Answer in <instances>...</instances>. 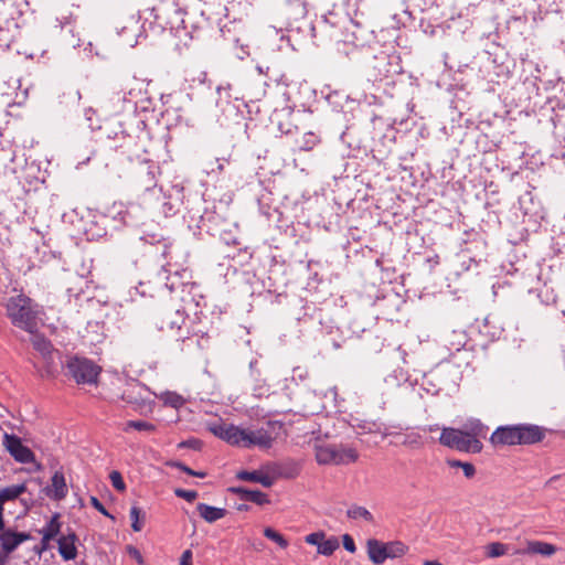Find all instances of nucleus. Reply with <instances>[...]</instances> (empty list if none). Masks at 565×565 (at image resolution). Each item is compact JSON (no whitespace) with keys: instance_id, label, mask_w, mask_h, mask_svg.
<instances>
[{"instance_id":"nucleus-1","label":"nucleus","mask_w":565,"mask_h":565,"mask_svg":"<svg viewBox=\"0 0 565 565\" xmlns=\"http://www.w3.org/2000/svg\"><path fill=\"white\" fill-rule=\"evenodd\" d=\"M546 429L533 424L499 426L490 436L494 447L533 445L545 438Z\"/></svg>"},{"instance_id":"nucleus-2","label":"nucleus","mask_w":565,"mask_h":565,"mask_svg":"<svg viewBox=\"0 0 565 565\" xmlns=\"http://www.w3.org/2000/svg\"><path fill=\"white\" fill-rule=\"evenodd\" d=\"M38 307L30 297L20 294L8 299L7 316L13 326L34 333L38 330Z\"/></svg>"},{"instance_id":"nucleus-3","label":"nucleus","mask_w":565,"mask_h":565,"mask_svg":"<svg viewBox=\"0 0 565 565\" xmlns=\"http://www.w3.org/2000/svg\"><path fill=\"white\" fill-rule=\"evenodd\" d=\"M358 451L343 445H321L316 447V460L319 465H347L355 462Z\"/></svg>"},{"instance_id":"nucleus-4","label":"nucleus","mask_w":565,"mask_h":565,"mask_svg":"<svg viewBox=\"0 0 565 565\" xmlns=\"http://www.w3.org/2000/svg\"><path fill=\"white\" fill-rule=\"evenodd\" d=\"M66 374L77 384H94L100 373V367L86 358L73 356L65 364Z\"/></svg>"},{"instance_id":"nucleus-5","label":"nucleus","mask_w":565,"mask_h":565,"mask_svg":"<svg viewBox=\"0 0 565 565\" xmlns=\"http://www.w3.org/2000/svg\"><path fill=\"white\" fill-rule=\"evenodd\" d=\"M439 443L448 448L471 454H479L483 447L479 439H469L462 429L451 427L441 430Z\"/></svg>"},{"instance_id":"nucleus-6","label":"nucleus","mask_w":565,"mask_h":565,"mask_svg":"<svg viewBox=\"0 0 565 565\" xmlns=\"http://www.w3.org/2000/svg\"><path fill=\"white\" fill-rule=\"evenodd\" d=\"M189 321L190 319L183 310H175L164 316L159 328L171 331L177 340L185 341L198 334V331L189 326Z\"/></svg>"},{"instance_id":"nucleus-7","label":"nucleus","mask_w":565,"mask_h":565,"mask_svg":"<svg viewBox=\"0 0 565 565\" xmlns=\"http://www.w3.org/2000/svg\"><path fill=\"white\" fill-rule=\"evenodd\" d=\"M221 47L231 57L244 60L249 54L248 44L238 36L235 28L224 25L220 29Z\"/></svg>"},{"instance_id":"nucleus-8","label":"nucleus","mask_w":565,"mask_h":565,"mask_svg":"<svg viewBox=\"0 0 565 565\" xmlns=\"http://www.w3.org/2000/svg\"><path fill=\"white\" fill-rule=\"evenodd\" d=\"M31 540V534L8 529L0 535V565H10L11 554L24 542Z\"/></svg>"},{"instance_id":"nucleus-9","label":"nucleus","mask_w":565,"mask_h":565,"mask_svg":"<svg viewBox=\"0 0 565 565\" xmlns=\"http://www.w3.org/2000/svg\"><path fill=\"white\" fill-rule=\"evenodd\" d=\"M211 431L222 440H225L232 446H239L245 448L247 440V429L241 428L233 424H216L211 427Z\"/></svg>"},{"instance_id":"nucleus-10","label":"nucleus","mask_w":565,"mask_h":565,"mask_svg":"<svg viewBox=\"0 0 565 565\" xmlns=\"http://www.w3.org/2000/svg\"><path fill=\"white\" fill-rule=\"evenodd\" d=\"M3 446L18 462L30 463L34 461L33 451L24 446L21 438L17 435L6 433L3 436Z\"/></svg>"},{"instance_id":"nucleus-11","label":"nucleus","mask_w":565,"mask_h":565,"mask_svg":"<svg viewBox=\"0 0 565 565\" xmlns=\"http://www.w3.org/2000/svg\"><path fill=\"white\" fill-rule=\"evenodd\" d=\"M369 72L373 82H382L397 73L391 63L390 56L384 53L372 58L369 65Z\"/></svg>"},{"instance_id":"nucleus-12","label":"nucleus","mask_w":565,"mask_h":565,"mask_svg":"<svg viewBox=\"0 0 565 565\" xmlns=\"http://www.w3.org/2000/svg\"><path fill=\"white\" fill-rule=\"evenodd\" d=\"M159 173V166L146 160L136 171V182L143 190H150L157 185V175Z\"/></svg>"},{"instance_id":"nucleus-13","label":"nucleus","mask_w":565,"mask_h":565,"mask_svg":"<svg viewBox=\"0 0 565 565\" xmlns=\"http://www.w3.org/2000/svg\"><path fill=\"white\" fill-rule=\"evenodd\" d=\"M44 492L54 501H61L66 498L68 489L62 471L58 470L54 472L51 478V484L44 488Z\"/></svg>"},{"instance_id":"nucleus-14","label":"nucleus","mask_w":565,"mask_h":565,"mask_svg":"<svg viewBox=\"0 0 565 565\" xmlns=\"http://www.w3.org/2000/svg\"><path fill=\"white\" fill-rule=\"evenodd\" d=\"M281 11L287 20L297 22L307 17L308 3L306 0H285Z\"/></svg>"},{"instance_id":"nucleus-15","label":"nucleus","mask_w":565,"mask_h":565,"mask_svg":"<svg viewBox=\"0 0 565 565\" xmlns=\"http://www.w3.org/2000/svg\"><path fill=\"white\" fill-rule=\"evenodd\" d=\"M76 541L77 535L73 531L57 540L58 553L64 561H72L77 556Z\"/></svg>"},{"instance_id":"nucleus-16","label":"nucleus","mask_w":565,"mask_h":565,"mask_svg":"<svg viewBox=\"0 0 565 565\" xmlns=\"http://www.w3.org/2000/svg\"><path fill=\"white\" fill-rule=\"evenodd\" d=\"M274 437L264 428L257 430L247 429V440L245 444V448H249L252 446H258L263 449H268L273 446Z\"/></svg>"},{"instance_id":"nucleus-17","label":"nucleus","mask_w":565,"mask_h":565,"mask_svg":"<svg viewBox=\"0 0 565 565\" xmlns=\"http://www.w3.org/2000/svg\"><path fill=\"white\" fill-rule=\"evenodd\" d=\"M228 491L237 494L242 500L256 503L258 505L268 504V495L259 490H248L243 487H231Z\"/></svg>"},{"instance_id":"nucleus-18","label":"nucleus","mask_w":565,"mask_h":565,"mask_svg":"<svg viewBox=\"0 0 565 565\" xmlns=\"http://www.w3.org/2000/svg\"><path fill=\"white\" fill-rule=\"evenodd\" d=\"M236 478L239 480H244V481L257 482L266 488H270L275 482L274 477H270L260 470H254V471L242 470V471L237 472Z\"/></svg>"},{"instance_id":"nucleus-19","label":"nucleus","mask_w":565,"mask_h":565,"mask_svg":"<svg viewBox=\"0 0 565 565\" xmlns=\"http://www.w3.org/2000/svg\"><path fill=\"white\" fill-rule=\"evenodd\" d=\"M366 545L369 557L374 564L381 565L385 562V559H387L385 543H382L375 539H371L367 541Z\"/></svg>"},{"instance_id":"nucleus-20","label":"nucleus","mask_w":565,"mask_h":565,"mask_svg":"<svg viewBox=\"0 0 565 565\" xmlns=\"http://www.w3.org/2000/svg\"><path fill=\"white\" fill-rule=\"evenodd\" d=\"M28 488L25 483L11 484L0 489V508L4 509L6 503L15 501Z\"/></svg>"},{"instance_id":"nucleus-21","label":"nucleus","mask_w":565,"mask_h":565,"mask_svg":"<svg viewBox=\"0 0 565 565\" xmlns=\"http://www.w3.org/2000/svg\"><path fill=\"white\" fill-rule=\"evenodd\" d=\"M196 510L202 519L207 523H214L220 519H223L227 511L223 508H216L206 503H199Z\"/></svg>"},{"instance_id":"nucleus-22","label":"nucleus","mask_w":565,"mask_h":565,"mask_svg":"<svg viewBox=\"0 0 565 565\" xmlns=\"http://www.w3.org/2000/svg\"><path fill=\"white\" fill-rule=\"evenodd\" d=\"M462 430L469 439L480 440V438L486 437L488 427L481 420L472 418L465 423Z\"/></svg>"},{"instance_id":"nucleus-23","label":"nucleus","mask_w":565,"mask_h":565,"mask_svg":"<svg viewBox=\"0 0 565 565\" xmlns=\"http://www.w3.org/2000/svg\"><path fill=\"white\" fill-rule=\"evenodd\" d=\"M58 518V514H54L47 524L40 531L42 534V544L44 546L60 533L61 523Z\"/></svg>"},{"instance_id":"nucleus-24","label":"nucleus","mask_w":565,"mask_h":565,"mask_svg":"<svg viewBox=\"0 0 565 565\" xmlns=\"http://www.w3.org/2000/svg\"><path fill=\"white\" fill-rule=\"evenodd\" d=\"M557 547L551 543L543 541H530L527 542L526 552L530 554H541L544 556H552L556 553Z\"/></svg>"},{"instance_id":"nucleus-25","label":"nucleus","mask_w":565,"mask_h":565,"mask_svg":"<svg viewBox=\"0 0 565 565\" xmlns=\"http://www.w3.org/2000/svg\"><path fill=\"white\" fill-rule=\"evenodd\" d=\"M34 335L31 339V343L38 352H40L43 356H46L51 354L52 352V344L51 342L43 335L33 333Z\"/></svg>"},{"instance_id":"nucleus-26","label":"nucleus","mask_w":565,"mask_h":565,"mask_svg":"<svg viewBox=\"0 0 565 565\" xmlns=\"http://www.w3.org/2000/svg\"><path fill=\"white\" fill-rule=\"evenodd\" d=\"M159 244V248H161V256L164 260H167L163 265H162V269L164 273H171V249H172V243L169 242L168 239H158L157 242Z\"/></svg>"},{"instance_id":"nucleus-27","label":"nucleus","mask_w":565,"mask_h":565,"mask_svg":"<svg viewBox=\"0 0 565 565\" xmlns=\"http://www.w3.org/2000/svg\"><path fill=\"white\" fill-rule=\"evenodd\" d=\"M299 466L294 461L288 462L284 467L276 465L275 468L273 469V471L277 473L279 477L289 479L297 477L299 475Z\"/></svg>"},{"instance_id":"nucleus-28","label":"nucleus","mask_w":565,"mask_h":565,"mask_svg":"<svg viewBox=\"0 0 565 565\" xmlns=\"http://www.w3.org/2000/svg\"><path fill=\"white\" fill-rule=\"evenodd\" d=\"M340 546L339 540L335 536L323 539L318 547V553L324 556H330Z\"/></svg>"},{"instance_id":"nucleus-29","label":"nucleus","mask_w":565,"mask_h":565,"mask_svg":"<svg viewBox=\"0 0 565 565\" xmlns=\"http://www.w3.org/2000/svg\"><path fill=\"white\" fill-rule=\"evenodd\" d=\"M319 141V137L315 132L309 131L303 134L301 141H297V146L299 150L310 151Z\"/></svg>"},{"instance_id":"nucleus-30","label":"nucleus","mask_w":565,"mask_h":565,"mask_svg":"<svg viewBox=\"0 0 565 565\" xmlns=\"http://www.w3.org/2000/svg\"><path fill=\"white\" fill-rule=\"evenodd\" d=\"M385 544L387 558L401 557L407 552V546L401 541H393Z\"/></svg>"},{"instance_id":"nucleus-31","label":"nucleus","mask_w":565,"mask_h":565,"mask_svg":"<svg viewBox=\"0 0 565 565\" xmlns=\"http://www.w3.org/2000/svg\"><path fill=\"white\" fill-rule=\"evenodd\" d=\"M131 527L135 532H140L143 527L145 513L137 505L131 507L129 513Z\"/></svg>"},{"instance_id":"nucleus-32","label":"nucleus","mask_w":565,"mask_h":565,"mask_svg":"<svg viewBox=\"0 0 565 565\" xmlns=\"http://www.w3.org/2000/svg\"><path fill=\"white\" fill-rule=\"evenodd\" d=\"M347 514L351 519L362 518L367 522H373L372 513L364 507L354 505L347 511Z\"/></svg>"},{"instance_id":"nucleus-33","label":"nucleus","mask_w":565,"mask_h":565,"mask_svg":"<svg viewBox=\"0 0 565 565\" xmlns=\"http://www.w3.org/2000/svg\"><path fill=\"white\" fill-rule=\"evenodd\" d=\"M130 428H134L139 431H154L156 426L146 420H128L124 428L125 431H128Z\"/></svg>"},{"instance_id":"nucleus-34","label":"nucleus","mask_w":565,"mask_h":565,"mask_svg":"<svg viewBox=\"0 0 565 565\" xmlns=\"http://www.w3.org/2000/svg\"><path fill=\"white\" fill-rule=\"evenodd\" d=\"M164 404L179 408L184 404V398L175 392H166L161 395Z\"/></svg>"},{"instance_id":"nucleus-35","label":"nucleus","mask_w":565,"mask_h":565,"mask_svg":"<svg viewBox=\"0 0 565 565\" xmlns=\"http://www.w3.org/2000/svg\"><path fill=\"white\" fill-rule=\"evenodd\" d=\"M264 535L275 542L278 546H280L281 548H287L288 547V541L280 534L278 533L277 531H275L274 529L271 527H266L264 530Z\"/></svg>"},{"instance_id":"nucleus-36","label":"nucleus","mask_w":565,"mask_h":565,"mask_svg":"<svg viewBox=\"0 0 565 565\" xmlns=\"http://www.w3.org/2000/svg\"><path fill=\"white\" fill-rule=\"evenodd\" d=\"M507 545L500 542H493L488 545L487 555L489 557H499L507 553Z\"/></svg>"},{"instance_id":"nucleus-37","label":"nucleus","mask_w":565,"mask_h":565,"mask_svg":"<svg viewBox=\"0 0 565 565\" xmlns=\"http://www.w3.org/2000/svg\"><path fill=\"white\" fill-rule=\"evenodd\" d=\"M169 465L171 467H175V468L180 469L181 471L185 472L189 476L199 477V478H204L206 476V472L194 471L193 469H191L190 467H188L186 465H184L183 462H180V461H173V462H170Z\"/></svg>"},{"instance_id":"nucleus-38","label":"nucleus","mask_w":565,"mask_h":565,"mask_svg":"<svg viewBox=\"0 0 565 565\" xmlns=\"http://www.w3.org/2000/svg\"><path fill=\"white\" fill-rule=\"evenodd\" d=\"M109 479L113 487L118 491H124L126 489V484L124 482L122 476L119 471L114 470L109 473Z\"/></svg>"},{"instance_id":"nucleus-39","label":"nucleus","mask_w":565,"mask_h":565,"mask_svg":"<svg viewBox=\"0 0 565 565\" xmlns=\"http://www.w3.org/2000/svg\"><path fill=\"white\" fill-rule=\"evenodd\" d=\"M174 494L178 498H182L186 500L188 502H193L198 498V492L194 490H185L181 488H177L174 490Z\"/></svg>"},{"instance_id":"nucleus-40","label":"nucleus","mask_w":565,"mask_h":565,"mask_svg":"<svg viewBox=\"0 0 565 565\" xmlns=\"http://www.w3.org/2000/svg\"><path fill=\"white\" fill-rule=\"evenodd\" d=\"M324 537H326V533L323 531H318V532H313V533L308 534L305 537V542L310 544V545H316L317 548H318L319 544L321 543V541Z\"/></svg>"},{"instance_id":"nucleus-41","label":"nucleus","mask_w":565,"mask_h":565,"mask_svg":"<svg viewBox=\"0 0 565 565\" xmlns=\"http://www.w3.org/2000/svg\"><path fill=\"white\" fill-rule=\"evenodd\" d=\"M182 275H186V270L183 269L182 270V274H180L178 270L174 271L173 276H167L166 279V287H168L170 289V291H173L174 289L178 288L177 286V281H175V278L179 277V276H182Z\"/></svg>"},{"instance_id":"nucleus-42","label":"nucleus","mask_w":565,"mask_h":565,"mask_svg":"<svg viewBox=\"0 0 565 565\" xmlns=\"http://www.w3.org/2000/svg\"><path fill=\"white\" fill-rule=\"evenodd\" d=\"M89 501L90 504L103 515L114 519V516L106 510V508L96 497H90Z\"/></svg>"},{"instance_id":"nucleus-43","label":"nucleus","mask_w":565,"mask_h":565,"mask_svg":"<svg viewBox=\"0 0 565 565\" xmlns=\"http://www.w3.org/2000/svg\"><path fill=\"white\" fill-rule=\"evenodd\" d=\"M127 552H128L129 556H131L132 558H135L137 561L138 564L142 565L145 563L142 555L137 547H135L132 545H128Z\"/></svg>"},{"instance_id":"nucleus-44","label":"nucleus","mask_w":565,"mask_h":565,"mask_svg":"<svg viewBox=\"0 0 565 565\" xmlns=\"http://www.w3.org/2000/svg\"><path fill=\"white\" fill-rule=\"evenodd\" d=\"M342 539L344 548L350 553H354L356 551V546L353 539L349 534H344Z\"/></svg>"},{"instance_id":"nucleus-45","label":"nucleus","mask_w":565,"mask_h":565,"mask_svg":"<svg viewBox=\"0 0 565 565\" xmlns=\"http://www.w3.org/2000/svg\"><path fill=\"white\" fill-rule=\"evenodd\" d=\"M201 446H202V443L199 439H189V440L180 444V447H189L194 450H200Z\"/></svg>"},{"instance_id":"nucleus-46","label":"nucleus","mask_w":565,"mask_h":565,"mask_svg":"<svg viewBox=\"0 0 565 565\" xmlns=\"http://www.w3.org/2000/svg\"><path fill=\"white\" fill-rule=\"evenodd\" d=\"M461 468H462L463 475L469 479L476 475V468L470 462H465L463 465H461Z\"/></svg>"},{"instance_id":"nucleus-47","label":"nucleus","mask_w":565,"mask_h":565,"mask_svg":"<svg viewBox=\"0 0 565 565\" xmlns=\"http://www.w3.org/2000/svg\"><path fill=\"white\" fill-rule=\"evenodd\" d=\"M180 565H192V552L190 550H185L182 553Z\"/></svg>"},{"instance_id":"nucleus-48","label":"nucleus","mask_w":565,"mask_h":565,"mask_svg":"<svg viewBox=\"0 0 565 565\" xmlns=\"http://www.w3.org/2000/svg\"><path fill=\"white\" fill-rule=\"evenodd\" d=\"M256 68H257V71H258V73H259V74H264V75H266L267 77H269V79H273V81H276V82L278 81V78L273 77V76L269 74V72H270V67H269V66L264 67L263 65H257V67H256Z\"/></svg>"},{"instance_id":"nucleus-49","label":"nucleus","mask_w":565,"mask_h":565,"mask_svg":"<svg viewBox=\"0 0 565 565\" xmlns=\"http://www.w3.org/2000/svg\"><path fill=\"white\" fill-rule=\"evenodd\" d=\"M9 527L6 526V520H4V509L0 508V535L8 531Z\"/></svg>"},{"instance_id":"nucleus-50","label":"nucleus","mask_w":565,"mask_h":565,"mask_svg":"<svg viewBox=\"0 0 565 565\" xmlns=\"http://www.w3.org/2000/svg\"><path fill=\"white\" fill-rule=\"evenodd\" d=\"M465 462L462 461H459V460H448V465L450 467H460L461 468V465H463Z\"/></svg>"},{"instance_id":"nucleus-51","label":"nucleus","mask_w":565,"mask_h":565,"mask_svg":"<svg viewBox=\"0 0 565 565\" xmlns=\"http://www.w3.org/2000/svg\"><path fill=\"white\" fill-rule=\"evenodd\" d=\"M154 18L158 20L160 26L164 28L168 24V22L163 21L159 14H156Z\"/></svg>"},{"instance_id":"nucleus-52","label":"nucleus","mask_w":565,"mask_h":565,"mask_svg":"<svg viewBox=\"0 0 565 565\" xmlns=\"http://www.w3.org/2000/svg\"><path fill=\"white\" fill-rule=\"evenodd\" d=\"M424 565H443V564L438 561H425Z\"/></svg>"},{"instance_id":"nucleus-53","label":"nucleus","mask_w":565,"mask_h":565,"mask_svg":"<svg viewBox=\"0 0 565 565\" xmlns=\"http://www.w3.org/2000/svg\"><path fill=\"white\" fill-rule=\"evenodd\" d=\"M238 510H239V511H246V510H248V505H246V504H241V505L238 507Z\"/></svg>"},{"instance_id":"nucleus-54","label":"nucleus","mask_w":565,"mask_h":565,"mask_svg":"<svg viewBox=\"0 0 565 565\" xmlns=\"http://www.w3.org/2000/svg\"><path fill=\"white\" fill-rule=\"evenodd\" d=\"M369 431H373L372 428H369ZM374 431H380V428H376Z\"/></svg>"}]
</instances>
